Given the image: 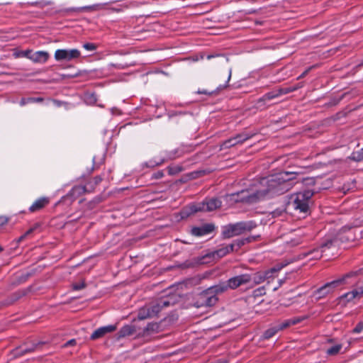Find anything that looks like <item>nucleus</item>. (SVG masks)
<instances>
[{
    "instance_id": "obj_1",
    "label": "nucleus",
    "mask_w": 363,
    "mask_h": 363,
    "mask_svg": "<svg viewBox=\"0 0 363 363\" xmlns=\"http://www.w3.org/2000/svg\"><path fill=\"white\" fill-rule=\"evenodd\" d=\"M296 177V172H280L263 177L255 182L250 189L227 195L226 198L235 203H257L288 192L293 188Z\"/></svg>"
},
{
    "instance_id": "obj_2",
    "label": "nucleus",
    "mask_w": 363,
    "mask_h": 363,
    "mask_svg": "<svg viewBox=\"0 0 363 363\" xmlns=\"http://www.w3.org/2000/svg\"><path fill=\"white\" fill-rule=\"evenodd\" d=\"M313 192L311 190H305L298 192L291 196L289 205L299 213H306L309 211V204Z\"/></svg>"
},
{
    "instance_id": "obj_3",
    "label": "nucleus",
    "mask_w": 363,
    "mask_h": 363,
    "mask_svg": "<svg viewBox=\"0 0 363 363\" xmlns=\"http://www.w3.org/2000/svg\"><path fill=\"white\" fill-rule=\"evenodd\" d=\"M257 223L253 220L238 222L224 226L222 234L224 238H230L242 234L245 232L251 231L257 227Z\"/></svg>"
},
{
    "instance_id": "obj_4",
    "label": "nucleus",
    "mask_w": 363,
    "mask_h": 363,
    "mask_svg": "<svg viewBox=\"0 0 363 363\" xmlns=\"http://www.w3.org/2000/svg\"><path fill=\"white\" fill-rule=\"evenodd\" d=\"M357 275V272H351L345 274L340 279L328 282L314 291V296H315L317 299L323 298L327 295L333 293L340 285L346 284L347 279Z\"/></svg>"
},
{
    "instance_id": "obj_5",
    "label": "nucleus",
    "mask_w": 363,
    "mask_h": 363,
    "mask_svg": "<svg viewBox=\"0 0 363 363\" xmlns=\"http://www.w3.org/2000/svg\"><path fill=\"white\" fill-rule=\"evenodd\" d=\"M339 240L337 238L328 240L323 242L320 247L313 248L298 255V259H304L308 257L309 259H318L323 256V253L330 248H337Z\"/></svg>"
},
{
    "instance_id": "obj_6",
    "label": "nucleus",
    "mask_w": 363,
    "mask_h": 363,
    "mask_svg": "<svg viewBox=\"0 0 363 363\" xmlns=\"http://www.w3.org/2000/svg\"><path fill=\"white\" fill-rule=\"evenodd\" d=\"M222 202L217 198L206 199L203 201L196 203L191 207L192 212L213 211L221 206Z\"/></svg>"
},
{
    "instance_id": "obj_7",
    "label": "nucleus",
    "mask_w": 363,
    "mask_h": 363,
    "mask_svg": "<svg viewBox=\"0 0 363 363\" xmlns=\"http://www.w3.org/2000/svg\"><path fill=\"white\" fill-rule=\"evenodd\" d=\"M80 56L81 52L77 49H59L55 52V59L57 62H70Z\"/></svg>"
},
{
    "instance_id": "obj_8",
    "label": "nucleus",
    "mask_w": 363,
    "mask_h": 363,
    "mask_svg": "<svg viewBox=\"0 0 363 363\" xmlns=\"http://www.w3.org/2000/svg\"><path fill=\"white\" fill-rule=\"evenodd\" d=\"M218 297H214L208 289L204 290L198 295L194 306L197 308L211 307L217 303Z\"/></svg>"
},
{
    "instance_id": "obj_9",
    "label": "nucleus",
    "mask_w": 363,
    "mask_h": 363,
    "mask_svg": "<svg viewBox=\"0 0 363 363\" xmlns=\"http://www.w3.org/2000/svg\"><path fill=\"white\" fill-rule=\"evenodd\" d=\"M228 286L230 289L235 290L238 287L248 284L251 282V274H242L230 278L227 280Z\"/></svg>"
},
{
    "instance_id": "obj_10",
    "label": "nucleus",
    "mask_w": 363,
    "mask_h": 363,
    "mask_svg": "<svg viewBox=\"0 0 363 363\" xmlns=\"http://www.w3.org/2000/svg\"><path fill=\"white\" fill-rule=\"evenodd\" d=\"M215 229V225L212 223H206L199 227H194L191 230V233L196 237L203 236L211 233Z\"/></svg>"
},
{
    "instance_id": "obj_11",
    "label": "nucleus",
    "mask_w": 363,
    "mask_h": 363,
    "mask_svg": "<svg viewBox=\"0 0 363 363\" xmlns=\"http://www.w3.org/2000/svg\"><path fill=\"white\" fill-rule=\"evenodd\" d=\"M116 330V326L114 325H108L99 328L91 334V340H97L104 337L107 333H111Z\"/></svg>"
},
{
    "instance_id": "obj_12",
    "label": "nucleus",
    "mask_w": 363,
    "mask_h": 363,
    "mask_svg": "<svg viewBox=\"0 0 363 363\" xmlns=\"http://www.w3.org/2000/svg\"><path fill=\"white\" fill-rule=\"evenodd\" d=\"M49 203L50 199L48 197H40L35 200L29 207V211L31 213L39 211L48 206Z\"/></svg>"
},
{
    "instance_id": "obj_13",
    "label": "nucleus",
    "mask_w": 363,
    "mask_h": 363,
    "mask_svg": "<svg viewBox=\"0 0 363 363\" xmlns=\"http://www.w3.org/2000/svg\"><path fill=\"white\" fill-rule=\"evenodd\" d=\"M228 281L220 282L218 284L212 286L207 289L211 291V294H213L214 297H218V294H221L227 291L230 288L228 286Z\"/></svg>"
},
{
    "instance_id": "obj_14",
    "label": "nucleus",
    "mask_w": 363,
    "mask_h": 363,
    "mask_svg": "<svg viewBox=\"0 0 363 363\" xmlns=\"http://www.w3.org/2000/svg\"><path fill=\"white\" fill-rule=\"evenodd\" d=\"M360 298H361V297L359 296V292L357 291V289H354L351 291L347 292V293L342 294L339 298L340 301L342 302L345 305H346L349 302H351L355 299L359 300Z\"/></svg>"
},
{
    "instance_id": "obj_15",
    "label": "nucleus",
    "mask_w": 363,
    "mask_h": 363,
    "mask_svg": "<svg viewBox=\"0 0 363 363\" xmlns=\"http://www.w3.org/2000/svg\"><path fill=\"white\" fill-rule=\"evenodd\" d=\"M305 319H306V317H304V316L303 317H296V318H293L291 319L285 320L281 323H277V325L279 328L278 329H279V330H284L291 325L298 324Z\"/></svg>"
},
{
    "instance_id": "obj_16",
    "label": "nucleus",
    "mask_w": 363,
    "mask_h": 363,
    "mask_svg": "<svg viewBox=\"0 0 363 363\" xmlns=\"http://www.w3.org/2000/svg\"><path fill=\"white\" fill-rule=\"evenodd\" d=\"M40 345V342L36 344H32L31 345H23L14 350V354L16 356H22L26 353H30L34 352L37 347Z\"/></svg>"
},
{
    "instance_id": "obj_17",
    "label": "nucleus",
    "mask_w": 363,
    "mask_h": 363,
    "mask_svg": "<svg viewBox=\"0 0 363 363\" xmlns=\"http://www.w3.org/2000/svg\"><path fill=\"white\" fill-rule=\"evenodd\" d=\"M49 57L50 55L46 51H37L30 55V60L35 63H45Z\"/></svg>"
},
{
    "instance_id": "obj_18",
    "label": "nucleus",
    "mask_w": 363,
    "mask_h": 363,
    "mask_svg": "<svg viewBox=\"0 0 363 363\" xmlns=\"http://www.w3.org/2000/svg\"><path fill=\"white\" fill-rule=\"evenodd\" d=\"M255 135V133L244 132V133L236 135L235 137L230 138V139L232 141H233V146H235L237 145L243 143L245 141L252 138Z\"/></svg>"
},
{
    "instance_id": "obj_19",
    "label": "nucleus",
    "mask_w": 363,
    "mask_h": 363,
    "mask_svg": "<svg viewBox=\"0 0 363 363\" xmlns=\"http://www.w3.org/2000/svg\"><path fill=\"white\" fill-rule=\"evenodd\" d=\"M135 330L134 326L130 325H125L122 327L117 333L118 339L125 337L134 334Z\"/></svg>"
},
{
    "instance_id": "obj_20",
    "label": "nucleus",
    "mask_w": 363,
    "mask_h": 363,
    "mask_svg": "<svg viewBox=\"0 0 363 363\" xmlns=\"http://www.w3.org/2000/svg\"><path fill=\"white\" fill-rule=\"evenodd\" d=\"M87 191L85 186L77 185L74 186L69 192L67 196L77 199L78 196L85 194Z\"/></svg>"
},
{
    "instance_id": "obj_21",
    "label": "nucleus",
    "mask_w": 363,
    "mask_h": 363,
    "mask_svg": "<svg viewBox=\"0 0 363 363\" xmlns=\"http://www.w3.org/2000/svg\"><path fill=\"white\" fill-rule=\"evenodd\" d=\"M233 252V246L232 245H225V246H222L220 248H219L218 250H216L214 252H213V256H216L219 258H221V257H223L224 256H225L226 255H228V253Z\"/></svg>"
},
{
    "instance_id": "obj_22",
    "label": "nucleus",
    "mask_w": 363,
    "mask_h": 363,
    "mask_svg": "<svg viewBox=\"0 0 363 363\" xmlns=\"http://www.w3.org/2000/svg\"><path fill=\"white\" fill-rule=\"evenodd\" d=\"M278 90H274L272 91H269L267 94H265L264 96H262L261 98L258 99L257 103H264L266 101H268L269 100L274 99L275 98H277L279 96V94H278Z\"/></svg>"
},
{
    "instance_id": "obj_23",
    "label": "nucleus",
    "mask_w": 363,
    "mask_h": 363,
    "mask_svg": "<svg viewBox=\"0 0 363 363\" xmlns=\"http://www.w3.org/2000/svg\"><path fill=\"white\" fill-rule=\"evenodd\" d=\"M44 101L42 97L22 98L19 102L20 106H23L29 103H41Z\"/></svg>"
},
{
    "instance_id": "obj_24",
    "label": "nucleus",
    "mask_w": 363,
    "mask_h": 363,
    "mask_svg": "<svg viewBox=\"0 0 363 363\" xmlns=\"http://www.w3.org/2000/svg\"><path fill=\"white\" fill-rule=\"evenodd\" d=\"M138 316V318L140 319V320H144V319H146V318H152V315L150 313V308H149L147 307V306H145L143 308H141L139 310Z\"/></svg>"
},
{
    "instance_id": "obj_25",
    "label": "nucleus",
    "mask_w": 363,
    "mask_h": 363,
    "mask_svg": "<svg viewBox=\"0 0 363 363\" xmlns=\"http://www.w3.org/2000/svg\"><path fill=\"white\" fill-rule=\"evenodd\" d=\"M159 329V325L156 323L147 324L143 330V335H149L152 333H157Z\"/></svg>"
},
{
    "instance_id": "obj_26",
    "label": "nucleus",
    "mask_w": 363,
    "mask_h": 363,
    "mask_svg": "<svg viewBox=\"0 0 363 363\" xmlns=\"http://www.w3.org/2000/svg\"><path fill=\"white\" fill-rule=\"evenodd\" d=\"M253 281L255 285L259 284L265 281L264 274L262 272H257L251 274V281Z\"/></svg>"
},
{
    "instance_id": "obj_27",
    "label": "nucleus",
    "mask_w": 363,
    "mask_h": 363,
    "mask_svg": "<svg viewBox=\"0 0 363 363\" xmlns=\"http://www.w3.org/2000/svg\"><path fill=\"white\" fill-rule=\"evenodd\" d=\"M278 326L277 324L274 325L269 329L264 331L263 334V337L264 339H269L272 337L278 331H279V329H278Z\"/></svg>"
},
{
    "instance_id": "obj_28",
    "label": "nucleus",
    "mask_w": 363,
    "mask_h": 363,
    "mask_svg": "<svg viewBox=\"0 0 363 363\" xmlns=\"http://www.w3.org/2000/svg\"><path fill=\"white\" fill-rule=\"evenodd\" d=\"M170 157H161L158 161L155 160H150L149 162L145 163V166L147 167H154L156 166H159L163 164L165 161H167Z\"/></svg>"
},
{
    "instance_id": "obj_29",
    "label": "nucleus",
    "mask_w": 363,
    "mask_h": 363,
    "mask_svg": "<svg viewBox=\"0 0 363 363\" xmlns=\"http://www.w3.org/2000/svg\"><path fill=\"white\" fill-rule=\"evenodd\" d=\"M147 307L150 308V313H152V317L157 315V314L162 310L158 301L152 303L151 305L147 306Z\"/></svg>"
},
{
    "instance_id": "obj_30",
    "label": "nucleus",
    "mask_w": 363,
    "mask_h": 363,
    "mask_svg": "<svg viewBox=\"0 0 363 363\" xmlns=\"http://www.w3.org/2000/svg\"><path fill=\"white\" fill-rule=\"evenodd\" d=\"M350 159L356 162L363 160V147L359 151L353 152L350 156Z\"/></svg>"
},
{
    "instance_id": "obj_31",
    "label": "nucleus",
    "mask_w": 363,
    "mask_h": 363,
    "mask_svg": "<svg viewBox=\"0 0 363 363\" xmlns=\"http://www.w3.org/2000/svg\"><path fill=\"white\" fill-rule=\"evenodd\" d=\"M244 245H245V242L243 238L235 240L233 243L230 244V245L233 246V252L238 251Z\"/></svg>"
},
{
    "instance_id": "obj_32",
    "label": "nucleus",
    "mask_w": 363,
    "mask_h": 363,
    "mask_svg": "<svg viewBox=\"0 0 363 363\" xmlns=\"http://www.w3.org/2000/svg\"><path fill=\"white\" fill-rule=\"evenodd\" d=\"M342 349V345L338 344L334 345L327 350V354L328 355H335L339 353L340 350Z\"/></svg>"
},
{
    "instance_id": "obj_33",
    "label": "nucleus",
    "mask_w": 363,
    "mask_h": 363,
    "mask_svg": "<svg viewBox=\"0 0 363 363\" xmlns=\"http://www.w3.org/2000/svg\"><path fill=\"white\" fill-rule=\"evenodd\" d=\"M183 170V168L181 166H169L167 167V171L169 175H174Z\"/></svg>"
},
{
    "instance_id": "obj_34",
    "label": "nucleus",
    "mask_w": 363,
    "mask_h": 363,
    "mask_svg": "<svg viewBox=\"0 0 363 363\" xmlns=\"http://www.w3.org/2000/svg\"><path fill=\"white\" fill-rule=\"evenodd\" d=\"M296 89L294 87H286V88H280L278 90V94H279V96L284 94H286L289 93H291L294 91H295Z\"/></svg>"
},
{
    "instance_id": "obj_35",
    "label": "nucleus",
    "mask_w": 363,
    "mask_h": 363,
    "mask_svg": "<svg viewBox=\"0 0 363 363\" xmlns=\"http://www.w3.org/2000/svg\"><path fill=\"white\" fill-rule=\"evenodd\" d=\"M233 142L230 138L225 140L221 145H220V150L230 148L232 147H234L233 145Z\"/></svg>"
},
{
    "instance_id": "obj_36",
    "label": "nucleus",
    "mask_w": 363,
    "mask_h": 363,
    "mask_svg": "<svg viewBox=\"0 0 363 363\" xmlns=\"http://www.w3.org/2000/svg\"><path fill=\"white\" fill-rule=\"evenodd\" d=\"M34 230H35V228H31L29 230H28L23 235H22L21 237H19L18 241L21 242L26 238L30 236L33 234Z\"/></svg>"
},
{
    "instance_id": "obj_37",
    "label": "nucleus",
    "mask_w": 363,
    "mask_h": 363,
    "mask_svg": "<svg viewBox=\"0 0 363 363\" xmlns=\"http://www.w3.org/2000/svg\"><path fill=\"white\" fill-rule=\"evenodd\" d=\"M288 264V263H279L276 264L274 267H272V271L274 273L279 272L281 269H282L284 267H286Z\"/></svg>"
},
{
    "instance_id": "obj_38",
    "label": "nucleus",
    "mask_w": 363,
    "mask_h": 363,
    "mask_svg": "<svg viewBox=\"0 0 363 363\" xmlns=\"http://www.w3.org/2000/svg\"><path fill=\"white\" fill-rule=\"evenodd\" d=\"M83 48L89 51H94L96 49V45L94 43H87L83 45Z\"/></svg>"
},
{
    "instance_id": "obj_39",
    "label": "nucleus",
    "mask_w": 363,
    "mask_h": 363,
    "mask_svg": "<svg viewBox=\"0 0 363 363\" xmlns=\"http://www.w3.org/2000/svg\"><path fill=\"white\" fill-rule=\"evenodd\" d=\"M363 330V320L358 323L352 330L353 333H359Z\"/></svg>"
},
{
    "instance_id": "obj_40",
    "label": "nucleus",
    "mask_w": 363,
    "mask_h": 363,
    "mask_svg": "<svg viewBox=\"0 0 363 363\" xmlns=\"http://www.w3.org/2000/svg\"><path fill=\"white\" fill-rule=\"evenodd\" d=\"M285 212V209L281 208H277L272 212V215L273 217H279L281 216Z\"/></svg>"
},
{
    "instance_id": "obj_41",
    "label": "nucleus",
    "mask_w": 363,
    "mask_h": 363,
    "mask_svg": "<svg viewBox=\"0 0 363 363\" xmlns=\"http://www.w3.org/2000/svg\"><path fill=\"white\" fill-rule=\"evenodd\" d=\"M262 272V274H264L265 280L272 278L273 274H274V272L272 271V268L268 270H266L264 272Z\"/></svg>"
},
{
    "instance_id": "obj_42",
    "label": "nucleus",
    "mask_w": 363,
    "mask_h": 363,
    "mask_svg": "<svg viewBox=\"0 0 363 363\" xmlns=\"http://www.w3.org/2000/svg\"><path fill=\"white\" fill-rule=\"evenodd\" d=\"M85 284L84 281L81 282V283H75L72 285V287H73V289L75 290V291H79V290H81L82 289H84L85 287Z\"/></svg>"
},
{
    "instance_id": "obj_43",
    "label": "nucleus",
    "mask_w": 363,
    "mask_h": 363,
    "mask_svg": "<svg viewBox=\"0 0 363 363\" xmlns=\"http://www.w3.org/2000/svg\"><path fill=\"white\" fill-rule=\"evenodd\" d=\"M157 301H158L162 309L163 308L167 307L170 305V302L167 299H161Z\"/></svg>"
},
{
    "instance_id": "obj_44",
    "label": "nucleus",
    "mask_w": 363,
    "mask_h": 363,
    "mask_svg": "<svg viewBox=\"0 0 363 363\" xmlns=\"http://www.w3.org/2000/svg\"><path fill=\"white\" fill-rule=\"evenodd\" d=\"M33 54L30 50H23L20 53V56L28 58L30 60V55Z\"/></svg>"
},
{
    "instance_id": "obj_45",
    "label": "nucleus",
    "mask_w": 363,
    "mask_h": 363,
    "mask_svg": "<svg viewBox=\"0 0 363 363\" xmlns=\"http://www.w3.org/2000/svg\"><path fill=\"white\" fill-rule=\"evenodd\" d=\"M163 177H164L163 171H158L152 174V178L155 179H159L162 178Z\"/></svg>"
},
{
    "instance_id": "obj_46",
    "label": "nucleus",
    "mask_w": 363,
    "mask_h": 363,
    "mask_svg": "<svg viewBox=\"0 0 363 363\" xmlns=\"http://www.w3.org/2000/svg\"><path fill=\"white\" fill-rule=\"evenodd\" d=\"M258 238H259V235L250 236V237L243 238V240H244V241H245V242L246 244V243H250L251 242L257 240Z\"/></svg>"
},
{
    "instance_id": "obj_47",
    "label": "nucleus",
    "mask_w": 363,
    "mask_h": 363,
    "mask_svg": "<svg viewBox=\"0 0 363 363\" xmlns=\"http://www.w3.org/2000/svg\"><path fill=\"white\" fill-rule=\"evenodd\" d=\"M9 221L8 218L5 216H0V228L6 225Z\"/></svg>"
},
{
    "instance_id": "obj_48",
    "label": "nucleus",
    "mask_w": 363,
    "mask_h": 363,
    "mask_svg": "<svg viewBox=\"0 0 363 363\" xmlns=\"http://www.w3.org/2000/svg\"><path fill=\"white\" fill-rule=\"evenodd\" d=\"M254 293H255V296L264 294H265L264 287H260V288L256 289L254 291Z\"/></svg>"
},
{
    "instance_id": "obj_49",
    "label": "nucleus",
    "mask_w": 363,
    "mask_h": 363,
    "mask_svg": "<svg viewBox=\"0 0 363 363\" xmlns=\"http://www.w3.org/2000/svg\"><path fill=\"white\" fill-rule=\"evenodd\" d=\"M197 94H206V95H211L213 91H208L206 89H199L197 91Z\"/></svg>"
},
{
    "instance_id": "obj_50",
    "label": "nucleus",
    "mask_w": 363,
    "mask_h": 363,
    "mask_svg": "<svg viewBox=\"0 0 363 363\" xmlns=\"http://www.w3.org/2000/svg\"><path fill=\"white\" fill-rule=\"evenodd\" d=\"M102 181V178L101 176H96L94 178L93 182L94 186L98 185Z\"/></svg>"
},
{
    "instance_id": "obj_51",
    "label": "nucleus",
    "mask_w": 363,
    "mask_h": 363,
    "mask_svg": "<svg viewBox=\"0 0 363 363\" xmlns=\"http://www.w3.org/2000/svg\"><path fill=\"white\" fill-rule=\"evenodd\" d=\"M88 99H89L91 102H95L96 101V95L94 94L89 95Z\"/></svg>"
},
{
    "instance_id": "obj_52",
    "label": "nucleus",
    "mask_w": 363,
    "mask_h": 363,
    "mask_svg": "<svg viewBox=\"0 0 363 363\" xmlns=\"http://www.w3.org/2000/svg\"><path fill=\"white\" fill-rule=\"evenodd\" d=\"M76 344V340L72 339L66 342L65 346L74 345Z\"/></svg>"
},
{
    "instance_id": "obj_53",
    "label": "nucleus",
    "mask_w": 363,
    "mask_h": 363,
    "mask_svg": "<svg viewBox=\"0 0 363 363\" xmlns=\"http://www.w3.org/2000/svg\"><path fill=\"white\" fill-rule=\"evenodd\" d=\"M212 363H228V362L226 359H220Z\"/></svg>"
},
{
    "instance_id": "obj_54",
    "label": "nucleus",
    "mask_w": 363,
    "mask_h": 363,
    "mask_svg": "<svg viewBox=\"0 0 363 363\" xmlns=\"http://www.w3.org/2000/svg\"><path fill=\"white\" fill-rule=\"evenodd\" d=\"M23 295V294H22L21 292H16L14 296H16L15 298V300H17L21 296H22Z\"/></svg>"
},
{
    "instance_id": "obj_55",
    "label": "nucleus",
    "mask_w": 363,
    "mask_h": 363,
    "mask_svg": "<svg viewBox=\"0 0 363 363\" xmlns=\"http://www.w3.org/2000/svg\"><path fill=\"white\" fill-rule=\"evenodd\" d=\"M357 289L359 294L360 297L362 298V296H363V286H360L359 289Z\"/></svg>"
},
{
    "instance_id": "obj_56",
    "label": "nucleus",
    "mask_w": 363,
    "mask_h": 363,
    "mask_svg": "<svg viewBox=\"0 0 363 363\" xmlns=\"http://www.w3.org/2000/svg\"><path fill=\"white\" fill-rule=\"evenodd\" d=\"M218 56H220V55H208L206 56V59L207 60H211V59H212L213 57H218Z\"/></svg>"
},
{
    "instance_id": "obj_57",
    "label": "nucleus",
    "mask_w": 363,
    "mask_h": 363,
    "mask_svg": "<svg viewBox=\"0 0 363 363\" xmlns=\"http://www.w3.org/2000/svg\"><path fill=\"white\" fill-rule=\"evenodd\" d=\"M204 58V55L201 54L199 57H196V58L194 59L195 61H198L199 60H203Z\"/></svg>"
},
{
    "instance_id": "obj_58",
    "label": "nucleus",
    "mask_w": 363,
    "mask_h": 363,
    "mask_svg": "<svg viewBox=\"0 0 363 363\" xmlns=\"http://www.w3.org/2000/svg\"><path fill=\"white\" fill-rule=\"evenodd\" d=\"M53 103L56 104L57 106H60L61 105V102L57 100H53Z\"/></svg>"
},
{
    "instance_id": "obj_59",
    "label": "nucleus",
    "mask_w": 363,
    "mask_h": 363,
    "mask_svg": "<svg viewBox=\"0 0 363 363\" xmlns=\"http://www.w3.org/2000/svg\"><path fill=\"white\" fill-rule=\"evenodd\" d=\"M292 245H297L300 243L299 241L294 242L293 240L291 241Z\"/></svg>"
},
{
    "instance_id": "obj_60",
    "label": "nucleus",
    "mask_w": 363,
    "mask_h": 363,
    "mask_svg": "<svg viewBox=\"0 0 363 363\" xmlns=\"http://www.w3.org/2000/svg\"><path fill=\"white\" fill-rule=\"evenodd\" d=\"M231 74H232V71L231 69H230L229 71V75H228V82L230 81V78H231Z\"/></svg>"
},
{
    "instance_id": "obj_61",
    "label": "nucleus",
    "mask_w": 363,
    "mask_h": 363,
    "mask_svg": "<svg viewBox=\"0 0 363 363\" xmlns=\"http://www.w3.org/2000/svg\"><path fill=\"white\" fill-rule=\"evenodd\" d=\"M3 250V248L0 246V252Z\"/></svg>"
},
{
    "instance_id": "obj_62",
    "label": "nucleus",
    "mask_w": 363,
    "mask_h": 363,
    "mask_svg": "<svg viewBox=\"0 0 363 363\" xmlns=\"http://www.w3.org/2000/svg\"><path fill=\"white\" fill-rule=\"evenodd\" d=\"M36 4H37V2L32 3V5H36Z\"/></svg>"
},
{
    "instance_id": "obj_63",
    "label": "nucleus",
    "mask_w": 363,
    "mask_h": 363,
    "mask_svg": "<svg viewBox=\"0 0 363 363\" xmlns=\"http://www.w3.org/2000/svg\"><path fill=\"white\" fill-rule=\"evenodd\" d=\"M361 65H363V60H362V62H361Z\"/></svg>"
}]
</instances>
